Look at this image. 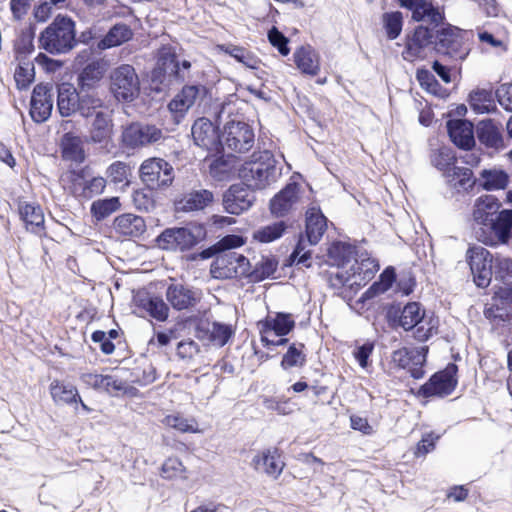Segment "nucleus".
<instances>
[{
  "mask_svg": "<svg viewBox=\"0 0 512 512\" xmlns=\"http://www.w3.org/2000/svg\"><path fill=\"white\" fill-rule=\"evenodd\" d=\"M61 152L64 160L77 164L84 162L86 158L83 139L72 132H67L62 136Z\"/></svg>",
  "mask_w": 512,
  "mask_h": 512,
  "instance_id": "2f4dec72",
  "label": "nucleus"
},
{
  "mask_svg": "<svg viewBox=\"0 0 512 512\" xmlns=\"http://www.w3.org/2000/svg\"><path fill=\"white\" fill-rule=\"evenodd\" d=\"M80 90L70 84H62L58 88L57 107L61 116L67 117L78 111Z\"/></svg>",
  "mask_w": 512,
  "mask_h": 512,
  "instance_id": "e433bc0d",
  "label": "nucleus"
},
{
  "mask_svg": "<svg viewBox=\"0 0 512 512\" xmlns=\"http://www.w3.org/2000/svg\"><path fill=\"white\" fill-rule=\"evenodd\" d=\"M277 266L278 261L274 257L262 256L253 269L249 263V274L246 277L255 282L262 281L272 276Z\"/></svg>",
  "mask_w": 512,
  "mask_h": 512,
  "instance_id": "09e8293b",
  "label": "nucleus"
},
{
  "mask_svg": "<svg viewBox=\"0 0 512 512\" xmlns=\"http://www.w3.org/2000/svg\"><path fill=\"white\" fill-rule=\"evenodd\" d=\"M163 423L182 433H199L198 423L194 418H185L179 414L167 415Z\"/></svg>",
  "mask_w": 512,
  "mask_h": 512,
  "instance_id": "864d4df0",
  "label": "nucleus"
},
{
  "mask_svg": "<svg viewBox=\"0 0 512 512\" xmlns=\"http://www.w3.org/2000/svg\"><path fill=\"white\" fill-rule=\"evenodd\" d=\"M113 228L119 235L138 237L145 232L146 225L142 217L126 213L115 218Z\"/></svg>",
  "mask_w": 512,
  "mask_h": 512,
  "instance_id": "7c9ffc66",
  "label": "nucleus"
},
{
  "mask_svg": "<svg viewBox=\"0 0 512 512\" xmlns=\"http://www.w3.org/2000/svg\"><path fill=\"white\" fill-rule=\"evenodd\" d=\"M492 272L496 279L512 278V258L497 254L494 258Z\"/></svg>",
  "mask_w": 512,
  "mask_h": 512,
  "instance_id": "680f3d73",
  "label": "nucleus"
},
{
  "mask_svg": "<svg viewBox=\"0 0 512 512\" xmlns=\"http://www.w3.org/2000/svg\"><path fill=\"white\" fill-rule=\"evenodd\" d=\"M456 161L453 151L448 147H442L432 156L433 165L443 171L445 175L451 170Z\"/></svg>",
  "mask_w": 512,
  "mask_h": 512,
  "instance_id": "13d9d810",
  "label": "nucleus"
},
{
  "mask_svg": "<svg viewBox=\"0 0 512 512\" xmlns=\"http://www.w3.org/2000/svg\"><path fill=\"white\" fill-rule=\"evenodd\" d=\"M469 103L478 114L491 113L496 109L494 95L491 90L479 89L471 92Z\"/></svg>",
  "mask_w": 512,
  "mask_h": 512,
  "instance_id": "49530a36",
  "label": "nucleus"
},
{
  "mask_svg": "<svg viewBox=\"0 0 512 512\" xmlns=\"http://www.w3.org/2000/svg\"><path fill=\"white\" fill-rule=\"evenodd\" d=\"M477 183L487 191L505 189L509 183V175L498 168L483 169Z\"/></svg>",
  "mask_w": 512,
  "mask_h": 512,
  "instance_id": "a19ab883",
  "label": "nucleus"
},
{
  "mask_svg": "<svg viewBox=\"0 0 512 512\" xmlns=\"http://www.w3.org/2000/svg\"><path fill=\"white\" fill-rule=\"evenodd\" d=\"M455 372L456 366L451 365L444 371L436 373L421 387V393L425 397H443L449 395L455 389L457 384V381L454 378Z\"/></svg>",
  "mask_w": 512,
  "mask_h": 512,
  "instance_id": "6ab92c4d",
  "label": "nucleus"
},
{
  "mask_svg": "<svg viewBox=\"0 0 512 512\" xmlns=\"http://www.w3.org/2000/svg\"><path fill=\"white\" fill-rule=\"evenodd\" d=\"M166 298L176 310L188 309L196 302L194 292L181 284L170 285L166 291Z\"/></svg>",
  "mask_w": 512,
  "mask_h": 512,
  "instance_id": "4c0bfd02",
  "label": "nucleus"
},
{
  "mask_svg": "<svg viewBox=\"0 0 512 512\" xmlns=\"http://www.w3.org/2000/svg\"><path fill=\"white\" fill-rule=\"evenodd\" d=\"M210 272L216 279L246 277L249 274V260L235 251L224 252L216 256Z\"/></svg>",
  "mask_w": 512,
  "mask_h": 512,
  "instance_id": "423d86ee",
  "label": "nucleus"
},
{
  "mask_svg": "<svg viewBox=\"0 0 512 512\" xmlns=\"http://www.w3.org/2000/svg\"><path fill=\"white\" fill-rule=\"evenodd\" d=\"M255 196L247 186L234 184L223 195V207L226 212L239 215L251 208Z\"/></svg>",
  "mask_w": 512,
  "mask_h": 512,
  "instance_id": "a211bd4d",
  "label": "nucleus"
},
{
  "mask_svg": "<svg viewBox=\"0 0 512 512\" xmlns=\"http://www.w3.org/2000/svg\"><path fill=\"white\" fill-rule=\"evenodd\" d=\"M209 340L216 347H223L233 335L230 325L214 322L208 330Z\"/></svg>",
  "mask_w": 512,
  "mask_h": 512,
  "instance_id": "4d7b16f0",
  "label": "nucleus"
},
{
  "mask_svg": "<svg viewBox=\"0 0 512 512\" xmlns=\"http://www.w3.org/2000/svg\"><path fill=\"white\" fill-rule=\"evenodd\" d=\"M63 185L75 197L80 199H91L104 192L106 180L103 177H93L87 169L70 171L62 177Z\"/></svg>",
  "mask_w": 512,
  "mask_h": 512,
  "instance_id": "39448f33",
  "label": "nucleus"
},
{
  "mask_svg": "<svg viewBox=\"0 0 512 512\" xmlns=\"http://www.w3.org/2000/svg\"><path fill=\"white\" fill-rule=\"evenodd\" d=\"M213 193L206 189L195 190L184 194L174 203L176 212H194L203 210L213 202Z\"/></svg>",
  "mask_w": 512,
  "mask_h": 512,
  "instance_id": "5701e85b",
  "label": "nucleus"
},
{
  "mask_svg": "<svg viewBox=\"0 0 512 512\" xmlns=\"http://www.w3.org/2000/svg\"><path fill=\"white\" fill-rule=\"evenodd\" d=\"M399 324L405 330L416 328L415 337L419 341H426L433 334L434 325L427 323L429 327H425L426 321L424 320V312L418 303H408L402 310Z\"/></svg>",
  "mask_w": 512,
  "mask_h": 512,
  "instance_id": "2eb2a0df",
  "label": "nucleus"
},
{
  "mask_svg": "<svg viewBox=\"0 0 512 512\" xmlns=\"http://www.w3.org/2000/svg\"><path fill=\"white\" fill-rule=\"evenodd\" d=\"M199 95L197 86H185L183 89L169 102L168 109L172 113L175 121L178 123L184 117L186 112L194 105Z\"/></svg>",
  "mask_w": 512,
  "mask_h": 512,
  "instance_id": "a878e982",
  "label": "nucleus"
},
{
  "mask_svg": "<svg viewBox=\"0 0 512 512\" xmlns=\"http://www.w3.org/2000/svg\"><path fill=\"white\" fill-rule=\"evenodd\" d=\"M158 66L164 73H169L174 75L178 80L184 81L189 76L191 63L187 60H183L180 63L169 50L162 49L158 58Z\"/></svg>",
  "mask_w": 512,
  "mask_h": 512,
  "instance_id": "72a5a7b5",
  "label": "nucleus"
},
{
  "mask_svg": "<svg viewBox=\"0 0 512 512\" xmlns=\"http://www.w3.org/2000/svg\"><path fill=\"white\" fill-rule=\"evenodd\" d=\"M137 306L146 311L157 321H166L169 314V308L163 299L157 296H138L136 298Z\"/></svg>",
  "mask_w": 512,
  "mask_h": 512,
  "instance_id": "79ce46f5",
  "label": "nucleus"
},
{
  "mask_svg": "<svg viewBox=\"0 0 512 512\" xmlns=\"http://www.w3.org/2000/svg\"><path fill=\"white\" fill-rule=\"evenodd\" d=\"M434 30L419 26L415 29L412 37L407 39L402 57L408 62L422 60L429 56L433 48Z\"/></svg>",
  "mask_w": 512,
  "mask_h": 512,
  "instance_id": "ddd939ff",
  "label": "nucleus"
},
{
  "mask_svg": "<svg viewBox=\"0 0 512 512\" xmlns=\"http://www.w3.org/2000/svg\"><path fill=\"white\" fill-rule=\"evenodd\" d=\"M191 132L196 145L210 151L218 150L221 136H219L217 129L209 119H197L192 126Z\"/></svg>",
  "mask_w": 512,
  "mask_h": 512,
  "instance_id": "aec40b11",
  "label": "nucleus"
},
{
  "mask_svg": "<svg viewBox=\"0 0 512 512\" xmlns=\"http://www.w3.org/2000/svg\"><path fill=\"white\" fill-rule=\"evenodd\" d=\"M164 139L163 132L155 125L132 123L122 133V141L129 148L148 146Z\"/></svg>",
  "mask_w": 512,
  "mask_h": 512,
  "instance_id": "4468645a",
  "label": "nucleus"
},
{
  "mask_svg": "<svg viewBox=\"0 0 512 512\" xmlns=\"http://www.w3.org/2000/svg\"><path fill=\"white\" fill-rule=\"evenodd\" d=\"M282 168L270 151L254 153L252 159L242 164L239 177L245 186L253 190H262L278 181Z\"/></svg>",
  "mask_w": 512,
  "mask_h": 512,
  "instance_id": "f257e3e1",
  "label": "nucleus"
},
{
  "mask_svg": "<svg viewBox=\"0 0 512 512\" xmlns=\"http://www.w3.org/2000/svg\"><path fill=\"white\" fill-rule=\"evenodd\" d=\"M427 349L422 348H400L393 352L392 362L398 367L407 369L411 376L420 379L424 375L423 365L426 362Z\"/></svg>",
  "mask_w": 512,
  "mask_h": 512,
  "instance_id": "f3484780",
  "label": "nucleus"
},
{
  "mask_svg": "<svg viewBox=\"0 0 512 512\" xmlns=\"http://www.w3.org/2000/svg\"><path fill=\"white\" fill-rule=\"evenodd\" d=\"M303 192L298 183H288L270 199V213L276 218H281L295 212L303 205Z\"/></svg>",
  "mask_w": 512,
  "mask_h": 512,
  "instance_id": "1a4fd4ad",
  "label": "nucleus"
},
{
  "mask_svg": "<svg viewBox=\"0 0 512 512\" xmlns=\"http://www.w3.org/2000/svg\"><path fill=\"white\" fill-rule=\"evenodd\" d=\"M297 68L306 75L316 76L320 71L319 54L310 46H301L293 54Z\"/></svg>",
  "mask_w": 512,
  "mask_h": 512,
  "instance_id": "c85d7f7f",
  "label": "nucleus"
},
{
  "mask_svg": "<svg viewBox=\"0 0 512 512\" xmlns=\"http://www.w3.org/2000/svg\"><path fill=\"white\" fill-rule=\"evenodd\" d=\"M460 46L458 33L453 28L434 31L433 48L439 53L453 54Z\"/></svg>",
  "mask_w": 512,
  "mask_h": 512,
  "instance_id": "ea45409f",
  "label": "nucleus"
},
{
  "mask_svg": "<svg viewBox=\"0 0 512 512\" xmlns=\"http://www.w3.org/2000/svg\"><path fill=\"white\" fill-rule=\"evenodd\" d=\"M133 36L131 28L123 23L114 25L103 39L98 43V48L101 50L109 49L119 46L129 41Z\"/></svg>",
  "mask_w": 512,
  "mask_h": 512,
  "instance_id": "c03bdc74",
  "label": "nucleus"
},
{
  "mask_svg": "<svg viewBox=\"0 0 512 512\" xmlns=\"http://www.w3.org/2000/svg\"><path fill=\"white\" fill-rule=\"evenodd\" d=\"M185 467L176 457L168 458L161 467V475L166 479L186 478Z\"/></svg>",
  "mask_w": 512,
  "mask_h": 512,
  "instance_id": "052dcab7",
  "label": "nucleus"
},
{
  "mask_svg": "<svg viewBox=\"0 0 512 512\" xmlns=\"http://www.w3.org/2000/svg\"><path fill=\"white\" fill-rule=\"evenodd\" d=\"M287 229V224L284 221L273 222L256 229L253 234V240L259 243H271L280 239Z\"/></svg>",
  "mask_w": 512,
  "mask_h": 512,
  "instance_id": "de8ad7c7",
  "label": "nucleus"
},
{
  "mask_svg": "<svg viewBox=\"0 0 512 512\" xmlns=\"http://www.w3.org/2000/svg\"><path fill=\"white\" fill-rule=\"evenodd\" d=\"M220 145L235 152L245 153L254 145V132L247 123L230 121L224 126Z\"/></svg>",
  "mask_w": 512,
  "mask_h": 512,
  "instance_id": "9b49d317",
  "label": "nucleus"
},
{
  "mask_svg": "<svg viewBox=\"0 0 512 512\" xmlns=\"http://www.w3.org/2000/svg\"><path fill=\"white\" fill-rule=\"evenodd\" d=\"M378 269L379 265L376 263V261L374 259L367 258L358 264L354 272L357 274L360 273L358 281L361 283V281L370 280Z\"/></svg>",
  "mask_w": 512,
  "mask_h": 512,
  "instance_id": "69168bd1",
  "label": "nucleus"
},
{
  "mask_svg": "<svg viewBox=\"0 0 512 512\" xmlns=\"http://www.w3.org/2000/svg\"><path fill=\"white\" fill-rule=\"evenodd\" d=\"M295 326V319L290 313H276L274 317L268 316L262 323L260 329L261 342L264 346H281L288 342L286 338L277 340L271 339L270 336L274 333L276 336L287 335Z\"/></svg>",
  "mask_w": 512,
  "mask_h": 512,
  "instance_id": "f8f14e48",
  "label": "nucleus"
},
{
  "mask_svg": "<svg viewBox=\"0 0 512 512\" xmlns=\"http://www.w3.org/2000/svg\"><path fill=\"white\" fill-rule=\"evenodd\" d=\"M359 277L360 273L353 272V274H349L347 271L336 269L329 273L328 282L332 288L340 289L344 286L360 285Z\"/></svg>",
  "mask_w": 512,
  "mask_h": 512,
  "instance_id": "6e6d98bb",
  "label": "nucleus"
},
{
  "mask_svg": "<svg viewBox=\"0 0 512 512\" xmlns=\"http://www.w3.org/2000/svg\"><path fill=\"white\" fill-rule=\"evenodd\" d=\"M80 379L85 385L95 390L105 391L112 396H117L126 390L125 382L112 375L84 373Z\"/></svg>",
  "mask_w": 512,
  "mask_h": 512,
  "instance_id": "412c9836",
  "label": "nucleus"
},
{
  "mask_svg": "<svg viewBox=\"0 0 512 512\" xmlns=\"http://www.w3.org/2000/svg\"><path fill=\"white\" fill-rule=\"evenodd\" d=\"M218 49L233 57L237 62L249 69H258L261 60L251 51L233 44L218 45Z\"/></svg>",
  "mask_w": 512,
  "mask_h": 512,
  "instance_id": "37998d69",
  "label": "nucleus"
},
{
  "mask_svg": "<svg viewBox=\"0 0 512 512\" xmlns=\"http://www.w3.org/2000/svg\"><path fill=\"white\" fill-rule=\"evenodd\" d=\"M512 232V210H503L486 227L477 232V239L485 245L497 246L507 244Z\"/></svg>",
  "mask_w": 512,
  "mask_h": 512,
  "instance_id": "6e6552de",
  "label": "nucleus"
},
{
  "mask_svg": "<svg viewBox=\"0 0 512 512\" xmlns=\"http://www.w3.org/2000/svg\"><path fill=\"white\" fill-rule=\"evenodd\" d=\"M499 104L509 112H512V85H501L496 91Z\"/></svg>",
  "mask_w": 512,
  "mask_h": 512,
  "instance_id": "774afa93",
  "label": "nucleus"
},
{
  "mask_svg": "<svg viewBox=\"0 0 512 512\" xmlns=\"http://www.w3.org/2000/svg\"><path fill=\"white\" fill-rule=\"evenodd\" d=\"M49 393L52 401L57 406L78 404V399H80L76 386L58 379L51 381Z\"/></svg>",
  "mask_w": 512,
  "mask_h": 512,
  "instance_id": "c756f323",
  "label": "nucleus"
},
{
  "mask_svg": "<svg viewBox=\"0 0 512 512\" xmlns=\"http://www.w3.org/2000/svg\"><path fill=\"white\" fill-rule=\"evenodd\" d=\"M21 219L25 222L27 230L41 235L44 232V214L39 205L28 202L19 204Z\"/></svg>",
  "mask_w": 512,
  "mask_h": 512,
  "instance_id": "c9c22d12",
  "label": "nucleus"
},
{
  "mask_svg": "<svg viewBox=\"0 0 512 512\" xmlns=\"http://www.w3.org/2000/svg\"><path fill=\"white\" fill-rule=\"evenodd\" d=\"M112 119L109 113L98 111L91 124L88 141L94 144L108 142L112 135Z\"/></svg>",
  "mask_w": 512,
  "mask_h": 512,
  "instance_id": "473e14b6",
  "label": "nucleus"
},
{
  "mask_svg": "<svg viewBox=\"0 0 512 512\" xmlns=\"http://www.w3.org/2000/svg\"><path fill=\"white\" fill-rule=\"evenodd\" d=\"M395 281V271L392 267L386 268L380 275L379 281L370 286L363 294L364 299H371L389 290Z\"/></svg>",
  "mask_w": 512,
  "mask_h": 512,
  "instance_id": "3c124183",
  "label": "nucleus"
},
{
  "mask_svg": "<svg viewBox=\"0 0 512 512\" xmlns=\"http://www.w3.org/2000/svg\"><path fill=\"white\" fill-rule=\"evenodd\" d=\"M53 95V85L50 83H40L34 87L30 115L35 122L42 123L50 117L53 109Z\"/></svg>",
  "mask_w": 512,
  "mask_h": 512,
  "instance_id": "dca6fc26",
  "label": "nucleus"
},
{
  "mask_svg": "<svg viewBox=\"0 0 512 512\" xmlns=\"http://www.w3.org/2000/svg\"><path fill=\"white\" fill-rule=\"evenodd\" d=\"M268 39L270 43L278 49L280 54L283 56H287L289 54L290 49L287 46L288 39L275 27L268 32Z\"/></svg>",
  "mask_w": 512,
  "mask_h": 512,
  "instance_id": "338daca9",
  "label": "nucleus"
},
{
  "mask_svg": "<svg viewBox=\"0 0 512 512\" xmlns=\"http://www.w3.org/2000/svg\"><path fill=\"white\" fill-rule=\"evenodd\" d=\"M140 178L147 187H168L174 180V169L166 160L158 157L146 159L139 169Z\"/></svg>",
  "mask_w": 512,
  "mask_h": 512,
  "instance_id": "0eeeda50",
  "label": "nucleus"
},
{
  "mask_svg": "<svg viewBox=\"0 0 512 512\" xmlns=\"http://www.w3.org/2000/svg\"><path fill=\"white\" fill-rule=\"evenodd\" d=\"M479 141L487 147L496 150L504 148V138L501 125L496 124L492 119H485L478 123L476 128Z\"/></svg>",
  "mask_w": 512,
  "mask_h": 512,
  "instance_id": "bb28decb",
  "label": "nucleus"
},
{
  "mask_svg": "<svg viewBox=\"0 0 512 512\" xmlns=\"http://www.w3.org/2000/svg\"><path fill=\"white\" fill-rule=\"evenodd\" d=\"M500 204L496 197L484 195L479 197L474 205L473 218L486 228L498 215Z\"/></svg>",
  "mask_w": 512,
  "mask_h": 512,
  "instance_id": "cd10ccee",
  "label": "nucleus"
},
{
  "mask_svg": "<svg viewBox=\"0 0 512 512\" xmlns=\"http://www.w3.org/2000/svg\"><path fill=\"white\" fill-rule=\"evenodd\" d=\"M448 134L452 142L461 149H471L475 145L473 124L468 120H449Z\"/></svg>",
  "mask_w": 512,
  "mask_h": 512,
  "instance_id": "4be33fe9",
  "label": "nucleus"
},
{
  "mask_svg": "<svg viewBox=\"0 0 512 512\" xmlns=\"http://www.w3.org/2000/svg\"><path fill=\"white\" fill-rule=\"evenodd\" d=\"M75 22L67 16L58 15L41 32L39 47L50 54H64L76 45Z\"/></svg>",
  "mask_w": 512,
  "mask_h": 512,
  "instance_id": "f03ea898",
  "label": "nucleus"
},
{
  "mask_svg": "<svg viewBox=\"0 0 512 512\" xmlns=\"http://www.w3.org/2000/svg\"><path fill=\"white\" fill-rule=\"evenodd\" d=\"M104 106V100L94 90L80 91L78 112L82 117L96 116V113L101 111L100 109Z\"/></svg>",
  "mask_w": 512,
  "mask_h": 512,
  "instance_id": "a18cd8bd",
  "label": "nucleus"
},
{
  "mask_svg": "<svg viewBox=\"0 0 512 512\" xmlns=\"http://www.w3.org/2000/svg\"><path fill=\"white\" fill-rule=\"evenodd\" d=\"M305 362L306 355L304 353V345L302 343H293L284 354L281 367L285 370L292 367H302Z\"/></svg>",
  "mask_w": 512,
  "mask_h": 512,
  "instance_id": "603ef678",
  "label": "nucleus"
},
{
  "mask_svg": "<svg viewBox=\"0 0 512 512\" xmlns=\"http://www.w3.org/2000/svg\"><path fill=\"white\" fill-rule=\"evenodd\" d=\"M473 172L467 167H456L455 165L447 173L446 177L448 181L458 189L471 188L477 180L472 178Z\"/></svg>",
  "mask_w": 512,
  "mask_h": 512,
  "instance_id": "8fccbe9b",
  "label": "nucleus"
},
{
  "mask_svg": "<svg viewBox=\"0 0 512 512\" xmlns=\"http://www.w3.org/2000/svg\"><path fill=\"white\" fill-rule=\"evenodd\" d=\"M109 90L116 101L131 103L140 95V79L136 70L129 64H121L109 74Z\"/></svg>",
  "mask_w": 512,
  "mask_h": 512,
  "instance_id": "7ed1b4c3",
  "label": "nucleus"
},
{
  "mask_svg": "<svg viewBox=\"0 0 512 512\" xmlns=\"http://www.w3.org/2000/svg\"><path fill=\"white\" fill-rule=\"evenodd\" d=\"M206 230L202 225L165 229L156 239L159 248L171 251H185L203 240Z\"/></svg>",
  "mask_w": 512,
  "mask_h": 512,
  "instance_id": "20e7f679",
  "label": "nucleus"
},
{
  "mask_svg": "<svg viewBox=\"0 0 512 512\" xmlns=\"http://www.w3.org/2000/svg\"><path fill=\"white\" fill-rule=\"evenodd\" d=\"M200 353V347L193 340H184L177 345V355L184 360H191Z\"/></svg>",
  "mask_w": 512,
  "mask_h": 512,
  "instance_id": "0e129e2a",
  "label": "nucleus"
},
{
  "mask_svg": "<svg viewBox=\"0 0 512 512\" xmlns=\"http://www.w3.org/2000/svg\"><path fill=\"white\" fill-rule=\"evenodd\" d=\"M252 465L256 471L263 472L274 479L282 473L284 468L277 449H267L257 454L252 460Z\"/></svg>",
  "mask_w": 512,
  "mask_h": 512,
  "instance_id": "393cba45",
  "label": "nucleus"
},
{
  "mask_svg": "<svg viewBox=\"0 0 512 512\" xmlns=\"http://www.w3.org/2000/svg\"><path fill=\"white\" fill-rule=\"evenodd\" d=\"M120 207L118 197H111L94 201L91 205V213L97 220H102Z\"/></svg>",
  "mask_w": 512,
  "mask_h": 512,
  "instance_id": "5fc2aeb1",
  "label": "nucleus"
},
{
  "mask_svg": "<svg viewBox=\"0 0 512 512\" xmlns=\"http://www.w3.org/2000/svg\"><path fill=\"white\" fill-rule=\"evenodd\" d=\"M400 5L412 12V18L416 21H424L438 25L443 20L442 14L426 0H399Z\"/></svg>",
  "mask_w": 512,
  "mask_h": 512,
  "instance_id": "b1692460",
  "label": "nucleus"
},
{
  "mask_svg": "<svg viewBox=\"0 0 512 512\" xmlns=\"http://www.w3.org/2000/svg\"><path fill=\"white\" fill-rule=\"evenodd\" d=\"M327 228L325 216L318 208L311 207L306 215V238L310 245H316Z\"/></svg>",
  "mask_w": 512,
  "mask_h": 512,
  "instance_id": "f704fd0d",
  "label": "nucleus"
},
{
  "mask_svg": "<svg viewBox=\"0 0 512 512\" xmlns=\"http://www.w3.org/2000/svg\"><path fill=\"white\" fill-rule=\"evenodd\" d=\"M383 23L388 38L396 39L402 31V14L400 12L386 13L383 15Z\"/></svg>",
  "mask_w": 512,
  "mask_h": 512,
  "instance_id": "bf43d9fd",
  "label": "nucleus"
},
{
  "mask_svg": "<svg viewBox=\"0 0 512 512\" xmlns=\"http://www.w3.org/2000/svg\"><path fill=\"white\" fill-rule=\"evenodd\" d=\"M494 258L482 246H472L466 252V259L471 269L473 279L478 287L485 288L490 284Z\"/></svg>",
  "mask_w": 512,
  "mask_h": 512,
  "instance_id": "9d476101",
  "label": "nucleus"
},
{
  "mask_svg": "<svg viewBox=\"0 0 512 512\" xmlns=\"http://www.w3.org/2000/svg\"><path fill=\"white\" fill-rule=\"evenodd\" d=\"M106 68L104 63L94 61L89 63L78 77L80 91H92L104 77Z\"/></svg>",
  "mask_w": 512,
  "mask_h": 512,
  "instance_id": "58836bf2",
  "label": "nucleus"
},
{
  "mask_svg": "<svg viewBox=\"0 0 512 512\" xmlns=\"http://www.w3.org/2000/svg\"><path fill=\"white\" fill-rule=\"evenodd\" d=\"M245 244V239L239 235H226L213 245L214 252H229Z\"/></svg>",
  "mask_w": 512,
  "mask_h": 512,
  "instance_id": "e2e57ef3",
  "label": "nucleus"
}]
</instances>
